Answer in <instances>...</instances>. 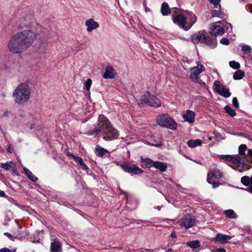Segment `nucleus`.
<instances>
[{"instance_id": "1", "label": "nucleus", "mask_w": 252, "mask_h": 252, "mask_svg": "<svg viewBox=\"0 0 252 252\" xmlns=\"http://www.w3.org/2000/svg\"><path fill=\"white\" fill-rule=\"evenodd\" d=\"M36 39L34 32L29 30H22L13 34L7 42V48L14 54L26 52L33 44Z\"/></svg>"}, {"instance_id": "2", "label": "nucleus", "mask_w": 252, "mask_h": 252, "mask_svg": "<svg viewBox=\"0 0 252 252\" xmlns=\"http://www.w3.org/2000/svg\"><path fill=\"white\" fill-rule=\"evenodd\" d=\"M101 132L103 139L106 141H111L118 138L119 133L107 118L103 115H99L98 119V127L90 131L91 135H97Z\"/></svg>"}, {"instance_id": "3", "label": "nucleus", "mask_w": 252, "mask_h": 252, "mask_svg": "<svg viewBox=\"0 0 252 252\" xmlns=\"http://www.w3.org/2000/svg\"><path fill=\"white\" fill-rule=\"evenodd\" d=\"M31 94V89L29 85L26 83H21L15 88L12 96L15 103L22 105L29 101Z\"/></svg>"}, {"instance_id": "4", "label": "nucleus", "mask_w": 252, "mask_h": 252, "mask_svg": "<svg viewBox=\"0 0 252 252\" xmlns=\"http://www.w3.org/2000/svg\"><path fill=\"white\" fill-rule=\"evenodd\" d=\"M196 20V16L190 12L186 13V15L180 14L173 17V22L186 31L189 30Z\"/></svg>"}, {"instance_id": "5", "label": "nucleus", "mask_w": 252, "mask_h": 252, "mask_svg": "<svg viewBox=\"0 0 252 252\" xmlns=\"http://www.w3.org/2000/svg\"><path fill=\"white\" fill-rule=\"evenodd\" d=\"M17 28L19 30H23L26 28L27 29L25 30L31 31L34 32L36 38L42 27L34 19L31 18L30 16H27L22 17L19 20Z\"/></svg>"}, {"instance_id": "6", "label": "nucleus", "mask_w": 252, "mask_h": 252, "mask_svg": "<svg viewBox=\"0 0 252 252\" xmlns=\"http://www.w3.org/2000/svg\"><path fill=\"white\" fill-rule=\"evenodd\" d=\"M191 40L194 44L204 43L212 48L215 47L217 44V40H213L204 31L193 34L191 37Z\"/></svg>"}, {"instance_id": "7", "label": "nucleus", "mask_w": 252, "mask_h": 252, "mask_svg": "<svg viewBox=\"0 0 252 252\" xmlns=\"http://www.w3.org/2000/svg\"><path fill=\"white\" fill-rule=\"evenodd\" d=\"M229 27L232 29V26L225 21H220L216 22L210 27V32L215 36L222 35L225 31H227Z\"/></svg>"}, {"instance_id": "8", "label": "nucleus", "mask_w": 252, "mask_h": 252, "mask_svg": "<svg viewBox=\"0 0 252 252\" xmlns=\"http://www.w3.org/2000/svg\"><path fill=\"white\" fill-rule=\"evenodd\" d=\"M157 123L162 127H166L172 130L177 129L176 122L168 114H162L158 117Z\"/></svg>"}, {"instance_id": "9", "label": "nucleus", "mask_w": 252, "mask_h": 252, "mask_svg": "<svg viewBox=\"0 0 252 252\" xmlns=\"http://www.w3.org/2000/svg\"><path fill=\"white\" fill-rule=\"evenodd\" d=\"M222 173L220 170L214 168L209 170L207 174V181L212 185L214 189L218 188L220 184L218 181L222 177Z\"/></svg>"}, {"instance_id": "10", "label": "nucleus", "mask_w": 252, "mask_h": 252, "mask_svg": "<svg viewBox=\"0 0 252 252\" xmlns=\"http://www.w3.org/2000/svg\"><path fill=\"white\" fill-rule=\"evenodd\" d=\"M139 104H146L153 107H158L161 105V102L155 96L147 92L142 96Z\"/></svg>"}, {"instance_id": "11", "label": "nucleus", "mask_w": 252, "mask_h": 252, "mask_svg": "<svg viewBox=\"0 0 252 252\" xmlns=\"http://www.w3.org/2000/svg\"><path fill=\"white\" fill-rule=\"evenodd\" d=\"M220 159L224 162L227 163L228 165L233 169L239 171L240 168H242L240 162H239L238 157L234 155H220Z\"/></svg>"}, {"instance_id": "12", "label": "nucleus", "mask_w": 252, "mask_h": 252, "mask_svg": "<svg viewBox=\"0 0 252 252\" xmlns=\"http://www.w3.org/2000/svg\"><path fill=\"white\" fill-rule=\"evenodd\" d=\"M196 222V219L194 216L186 214L182 218V221L178 222L179 225L186 229H189L194 226Z\"/></svg>"}, {"instance_id": "13", "label": "nucleus", "mask_w": 252, "mask_h": 252, "mask_svg": "<svg viewBox=\"0 0 252 252\" xmlns=\"http://www.w3.org/2000/svg\"><path fill=\"white\" fill-rule=\"evenodd\" d=\"M214 87L215 91L220 95L227 98L229 97L231 93L228 88L224 86L223 84H220L219 81H215L214 83Z\"/></svg>"}, {"instance_id": "14", "label": "nucleus", "mask_w": 252, "mask_h": 252, "mask_svg": "<svg viewBox=\"0 0 252 252\" xmlns=\"http://www.w3.org/2000/svg\"><path fill=\"white\" fill-rule=\"evenodd\" d=\"M122 168L127 173L138 175L143 173V170L135 164L127 162L121 165Z\"/></svg>"}, {"instance_id": "15", "label": "nucleus", "mask_w": 252, "mask_h": 252, "mask_svg": "<svg viewBox=\"0 0 252 252\" xmlns=\"http://www.w3.org/2000/svg\"><path fill=\"white\" fill-rule=\"evenodd\" d=\"M205 70V67L201 63H198L196 66L192 67L190 69V78L195 83L198 82V75Z\"/></svg>"}, {"instance_id": "16", "label": "nucleus", "mask_w": 252, "mask_h": 252, "mask_svg": "<svg viewBox=\"0 0 252 252\" xmlns=\"http://www.w3.org/2000/svg\"><path fill=\"white\" fill-rule=\"evenodd\" d=\"M247 146L245 144H241L239 146L238 148L239 154L238 155H235V156H238L239 162H240V165L243 169L244 165H246L245 163L246 162V158L247 157L246 152L248 151Z\"/></svg>"}, {"instance_id": "17", "label": "nucleus", "mask_w": 252, "mask_h": 252, "mask_svg": "<svg viewBox=\"0 0 252 252\" xmlns=\"http://www.w3.org/2000/svg\"><path fill=\"white\" fill-rule=\"evenodd\" d=\"M246 165H244L243 169L240 168L239 172L250 169L252 167V149L248 150L246 158Z\"/></svg>"}, {"instance_id": "18", "label": "nucleus", "mask_w": 252, "mask_h": 252, "mask_svg": "<svg viewBox=\"0 0 252 252\" xmlns=\"http://www.w3.org/2000/svg\"><path fill=\"white\" fill-rule=\"evenodd\" d=\"M85 26L87 27V31L91 32L99 27V24L93 18H90L85 22Z\"/></svg>"}, {"instance_id": "19", "label": "nucleus", "mask_w": 252, "mask_h": 252, "mask_svg": "<svg viewBox=\"0 0 252 252\" xmlns=\"http://www.w3.org/2000/svg\"><path fill=\"white\" fill-rule=\"evenodd\" d=\"M195 115V113L193 111L188 110L183 115V118L185 122L192 124L194 121Z\"/></svg>"}, {"instance_id": "20", "label": "nucleus", "mask_w": 252, "mask_h": 252, "mask_svg": "<svg viewBox=\"0 0 252 252\" xmlns=\"http://www.w3.org/2000/svg\"><path fill=\"white\" fill-rule=\"evenodd\" d=\"M102 76L105 79H114L115 77V73L114 68L110 65L107 66L103 73Z\"/></svg>"}, {"instance_id": "21", "label": "nucleus", "mask_w": 252, "mask_h": 252, "mask_svg": "<svg viewBox=\"0 0 252 252\" xmlns=\"http://www.w3.org/2000/svg\"><path fill=\"white\" fill-rule=\"evenodd\" d=\"M241 183L248 187L246 189L247 190L252 193V176L250 177L245 176L241 178Z\"/></svg>"}, {"instance_id": "22", "label": "nucleus", "mask_w": 252, "mask_h": 252, "mask_svg": "<svg viewBox=\"0 0 252 252\" xmlns=\"http://www.w3.org/2000/svg\"><path fill=\"white\" fill-rule=\"evenodd\" d=\"M232 238V236L222 234H217L214 240L216 242H219L221 244H225Z\"/></svg>"}, {"instance_id": "23", "label": "nucleus", "mask_w": 252, "mask_h": 252, "mask_svg": "<svg viewBox=\"0 0 252 252\" xmlns=\"http://www.w3.org/2000/svg\"><path fill=\"white\" fill-rule=\"evenodd\" d=\"M51 252H62L61 243L58 241H54L51 244Z\"/></svg>"}, {"instance_id": "24", "label": "nucleus", "mask_w": 252, "mask_h": 252, "mask_svg": "<svg viewBox=\"0 0 252 252\" xmlns=\"http://www.w3.org/2000/svg\"><path fill=\"white\" fill-rule=\"evenodd\" d=\"M140 161L143 163L148 168H151L154 166L155 161L152 160L151 158H140Z\"/></svg>"}, {"instance_id": "25", "label": "nucleus", "mask_w": 252, "mask_h": 252, "mask_svg": "<svg viewBox=\"0 0 252 252\" xmlns=\"http://www.w3.org/2000/svg\"><path fill=\"white\" fill-rule=\"evenodd\" d=\"M219 10H213L210 12V18H213V17H219L220 18H222L224 17V13L220 10V9L219 8H218Z\"/></svg>"}, {"instance_id": "26", "label": "nucleus", "mask_w": 252, "mask_h": 252, "mask_svg": "<svg viewBox=\"0 0 252 252\" xmlns=\"http://www.w3.org/2000/svg\"><path fill=\"white\" fill-rule=\"evenodd\" d=\"M154 167L159 170L160 172H164L167 169V165L166 163L160 162V161H155Z\"/></svg>"}, {"instance_id": "27", "label": "nucleus", "mask_w": 252, "mask_h": 252, "mask_svg": "<svg viewBox=\"0 0 252 252\" xmlns=\"http://www.w3.org/2000/svg\"><path fill=\"white\" fill-rule=\"evenodd\" d=\"M23 169L25 174L30 180L32 182H36L37 180V178L29 169L24 167Z\"/></svg>"}, {"instance_id": "28", "label": "nucleus", "mask_w": 252, "mask_h": 252, "mask_svg": "<svg viewBox=\"0 0 252 252\" xmlns=\"http://www.w3.org/2000/svg\"><path fill=\"white\" fill-rule=\"evenodd\" d=\"M161 13L163 16H167L170 13L171 10L168 4L166 2H163L161 6Z\"/></svg>"}, {"instance_id": "29", "label": "nucleus", "mask_w": 252, "mask_h": 252, "mask_svg": "<svg viewBox=\"0 0 252 252\" xmlns=\"http://www.w3.org/2000/svg\"><path fill=\"white\" fill-rule=\"evenodd\" d=\"M202 144V141L200 139H191L187 142L188 145L190 148H194L198 146H200Z\"/></svg>"}, {"instance_id": "30", "label": "nucleus", "mask_w": 252, "mask_h": 252, "mask_svg": "<svg viewBox=\"0 0 252 252\" xmlns=\"http://www.w3.org/2000/svg\"><path fill=\"white\" fill-rule=\"evenodd\" d=\"M0 166L6 170H9L15 167V165L13 161L6 162L5 163H0Z\"/></svg>"}, {"instance_id": "31", "label": "nucleus", "mask_w": 252, "mask_h": 252, "mask_svg": "<svg viewBox=\"0 0 252 252\" xmlns=\"http://www.w3.org/2000/svg\"><path fill=\"white\" fill-rule=\"evenodd\" d=\"M73 159L77 163L80 165L82 169L83 170H87L88 169L87 166L84 163L83 160L81 158L77 156H73Z\"/></svg>"}, {"instance_id": "32", "label": "nucleus", "mask_w": 252, "mask_h": 252, "mask_svg": "<svg viewBox=\"0 0 252 252\" xmlns=\"http://www.w3.org/2000/svg\"><path fill=\"white\" fill-rule=\"evenodd\" d=\"M108 152V151L107 150L98 145L95 147V153L98 156L102 157Z\"/></svg>"}, {"instance_id": "33", "label": "nucleus", "mask_w": 252, "mask_h": 252, "mask_svg": "<svg viewBox=\"0 0 252 252\" xmlns=\"http://www.w3.org/2000/svg\"><path fill=\"white\" fill-rule=\"evenodd\" d=\"M224 214L226 216L227 218L230 219H236L237 217L235 212L231 209L225 210L224 212Z\"/></svg>"}, {"instance_id": "34", "label": "nucleus", "mask_w": 252, "mask_h": 252, "mask_svg": "<svg viewBox=\"0 0 252 252\" xmlns=\"http://www.w3.org/2000/svg\"><path fill=\"white\" fill-rule=\"evenodd\" d=\"M244 76V72L242 70H237L233 74V79L235 80L242 79Z\"/></svg>"}, {"instance_id": "35", "label": "nucleus", "mask_w": 252, "mask_h": 252, "mask_svg": "<svg viewBox=\"0 0 252 252\" xmlns=\"http://www.w3.org/2000/svg\"><path fill=\"white\" fill-rule=\"evenodd\" d=\"M187 245L191 248L196 249L200 247V243L198 240L189 241L187 243Z\"/></svg>"}, {"instance_id": "36", "label": "nucleus", "mask_w": 252, "mask_h": 252, "mask_svg": "<svg viewBox=\"0 0 252 252\" xmlns=\"http://www.w3.org/2000/svg\"><path fill=\"white\" fill-rule=\"evenodd\" d=\"M224 110L225 112L231 117H234L236 114L235 111L228 105L225 106Z\"/></svg>"}, {"instance_id": "37", "label": "nucleus", "mask_w": 252, "mask_h": 252, "mask_svg": "<svg viewBox=\"0 0 252 252\" xmlns=\"http://www.w3.org/2000/svg\"><path fill=\"white\" fill-rule=\"evenodd\" d=\"M209 1L213 5L212 6L213 8L217 9H218V8H219V9L220 8V0H209Z\"/></svg>"}, {"instance_id": "38", "label": "nucleus", "mask_w": 252, "mask_h": 252, "mask_svg": "<svg viewBox=\"0 0 252 252\" xmlns=\"http://www.w3.org/2000/svg\"><path fill=\"white\" fill-rule=\"evenodd\" d=\"M229 66L234 69H238L240 67V64L239 63L235 61H230L229 63Z\"/></svg>"}, {"instance_id": "39", "label": "nucleus", "mask_w": 252, "mask_h": 252, "mask_svg": "<svg viewBox=\"0 0 252 252\" xmlns=\"http://www.w3.org/2000/svg\"><path fill=\"white\" fill-rule=\"evenodd\" d=\"M147 144L148 145L154 146L157 147H159L162 145V142L160 140H155L153 143L147 142Z\"/></svg>"}, {"instance_id": "40", "label": "nucleus", "mask_w": 252, "mask_h": 252, "mask_svg": "<svg viewBox=\"0 0 252 252\" xmlns=\"http://www.w3.org/2000/svg\"><path fill=\"white\" fill-rule=\"evenodd\" d=\"M92 81L91 79H88L85 83V86L86 87V90L88 91H89L92 85Z\"/></svg>"}, {"instance_id": "41", "label": "nucleus", "mask_w": 252, "mask_h": 252, "mask_svg": "<svg viewBox=\"0 0 252 252\" xmlns=\"http://www.w3.org/2000/svg\"><path fill=\"white\" fill-rule=\"evenodd\" d=\"M252 48L250 46L248 45H244L242 46V50L245 52H248L250 51Z\"/></svg>"}, {"instance_id": "42", "label": "nucleus", "mask_w": 252, "mask_h": 252, "mask_svg": "<svg viewBox=\"0 0 252 252\" xmlns=\"http://www.w3.org/2000/svg\"><path fill=\"white\" fill-rule=\"evenodd\" d=\"M232 103L234 107H236L237 108H239V104L238 99L236 97H234L232 99Z\"/></svg>"}, {"instance_id": "43", "label": "nucleus", "mask_w": 252, "mask_h": 252, "mask_svg": "<svg viewBox=\"0 0 252 252\" xmlns=\"http://www.w3.org/2000/svg\"><path fill=\"white\" fill-rule=\"evenodd\" d=\"M220 43L223 45H227L229 44V41L227 38H223L220 40Z\"/></svg>"}, {"instance_id": "44", "label": "nucleus", "mask_w": 252, "mask_h": 252, "mask_svg": "<svg viewBox=\"0 0 252 252\" xmlns=\"http://www.w3.org/2000/svg\"><path fill=\"white\" fill-rule=\"evenodd\" d=\"M212 252H226L224 249L222 248V249H218L213 250Z\"/></svg>"}, {"instance_id": "45", "label": "nucleus", "mask_w": 252, "mask_h": 252, "mask_svg": "<svg viewBox=\"0 0 252 252\" xmlns=\"http://www.w3.org/2000/svg\"><path fill=\"white\" fill-rule=\"evenodd\" d=\"M0 252H11V251L8 248H3L0 250Z\"/></svg>"}, {"instance_id": "46", "label": "nucleus", "mask_w": 252, "mask_h": 252, "mask_svg": "<svg viewBox=\"0 0 252 252\" xmlns=\"http://www.w3.org/2000/svg\"><path fill=\"white\" fill-rule=\"evenodd\" d=\"M7 151L8 153H11L12 151V149L11 148V146L10 144L8 146V148H7Z\"/></svg>"}, {"instance_id": "47", "label": "nucleus", "mask_w": 252, "mask_h": 252, "mask_svg": "<svg viewBox=\"0 0 252 252\" xmlns=\"http://www.w3.org/2000/svg\"><path fill=\"white\" fill-rule=\"evenodd\" d=\"M6 195H5V192L3 191L0 190V197H5Z\"/></svg>"}, {"instance_id": "48", "label": "nucleus", "mask_w": 252, "mask_h": 252, "mask_svg": "<svg viewBox=\"0 0 252 252\" xmlns=\"http://www.w3.org/2000/svg\"><path fill=\"white\" fill-rule=\"evenodd\" d=\"M171 238H174L176 237V233L174 231H173L170 235Z\"/></svg>"}, {"instance_id": "49", "label": "nucleus", "mask_w": 252, "mask_h": 252, "mask_svg": "<svg viewBox=\"0 0 252 252\" xmlns=\"http://www.w3.org/2000/svg\"><path fill=\"white\" fill-rule=\"evenodd\" d=\"M4 234L6 236H7L9 238H12V235L8 233H7V232L5 233Z\"/></svg>"}, {"instance_id": "50", "label": "nucleus", "mask_w": 252, "mask_h": 252, "mask_svg": "<svg viewBox=\"0 0 252 252\" xmlns=\"http://www.w3.org/2000/svg\"><path fill=\"white\" fill-rule=\"evenodd\" d=\"M67 155L71 157L73 159V156H76L75 155H73V154H72V153H71L70 152H68L67 153Z\"/></svg>"}, {"instance_id": "51", "label": "nucleus", "mask_w": 252, "mask_h": 252, "mask_svg": "<svg viewBox=\"0 0 252 252\" xmlns=\"http://www.w3.org/2000/svg\"><path fill=\"white\" fill-rule=\"evenodd\" d=\"M173 252V250H172V249H168V250L166 251V252Z\"/></svg>"}, {"instance_id": "52", "label": "nucleus", "mask_w": 252, "mask_h": 252, "mask_svg": "<svg viewBox=\"0 0 252 252\" xmlns=\"http://www.w3.org/2000/svg\"><path fill=\"white\" fill-rule=\"evenodd\" d=\"M250 12L252 13V4H251L250 6Z\"/></svg>"}, {"instance_id": "53", "label": "nucleus", "mask_w": 252, "mask_h": 252, "mask_svg": "<svg viewBox=\"0 0 252 252\" xmlns=\"http://www.w3.org/2000/svg\"><path fill=\"white\" fill-rule=\"evenodd\" d=\"M160 206H158L157 207V209L158 210H160Z\"/></svg>"}, {"instance_id": "54", "label": "nucleus", "mask_w": 252, "mask_h": 252, "mask_svg": "<svg viewBox=\"0 0 252 252\" xmlns=\"http://www.w3.org/2000/svg\"><path fill=\"white\" fill-rule=\"evenodd\" d=\"M30 128H33V127H32V126H30Z\"/></svg>"}]
</instances>
